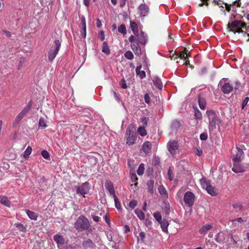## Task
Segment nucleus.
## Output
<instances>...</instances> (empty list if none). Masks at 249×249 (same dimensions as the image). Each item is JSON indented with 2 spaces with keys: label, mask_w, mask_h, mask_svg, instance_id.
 <instances>
[{
  "label": "nucleus",
  "mask_w": 249,
  "mask_h": 249,
  "mask_svg": "<svg viewBox=\"0 0 249 249\" xmlns=\"http://www.w3.org/2000/svg\"><path fill=\"white\" fill-rule=\"evenodd\" d=\"M244 153L242 149L237 148L236 151V154L233 155L232 160L233 161V166L232 167V171L236 173L239 172L243 171V168H239L238 165H240L241 160L243 158Z\"/></svg>",
  "instance_id": "f257e3e1"
},
{
  "label": "nucleus",
  "mask_w": 249,
  "mask_h": 249,
  "mask_svg": "<svg viewBox=\"0 0 249 249\" xmlns=\"http://www.w3.org/2000/svg\"><path fill=\"white\" fill-rule=\"evenodd\" d=\"M206 114L210 120L209 123V129L213 131L215 129L217 126L219 127V124L221 123V121L216 116L215 112L212 110H210L206 112Z\"/></svg>",
  "instance_id": "f03ea898"
},
{
  "label": "nucleus",
  "mask_w": 249,
  "mask_h": 249,
  "mask_svg": "<svg viewBox=\"0 0 249 249\" xmlns=\"http://www.w3.org/2000/svg\"><path fill=\"white\" fill-rule=\"evenodd\" d=\"M126 143L129 145L134 144L136 141V136L133 131V126L132 125H129L125 133Z\"/></svg>",
  "instance_id": "7ed1b4c3"
},
{
  "label": "nucleus",
  "mask_w": 249,
  "mask_h": 249,
  "mask_svg": "<svg viewBox=\"0 0 249 249\" xmlns=\"http://www.w3.org/2000/svg\"><path fill=\"white\" fill-rule=\"evenodd\" d=\"M245 24L240 21L234 20L231 24H228L227 30L229 32H232L234 34L243 32L241 28H243Z\"/></svg>",
  "instance_id": "20e7f679"
},
{
  "label": "nucleus",
  "mask_w": 249,
  "mask_h": 249,
  "mask_svg": "<svg viewBox=\"0 0 249 249\" xmlns=\"http://www.w3.org/2000/svg\"><path fill=\"white\" fill-rule=\"evenodd\" d=\"M129 40L131 43V49L136 55L140 56L141 54V49L136 37L134 36H131Z\"/></svg>",
  "instance_id": "39448f33"
},
{
  "label": "nucleus",
  "mask_w": 249,
  "mask_h": 249,
  "mask_svg": "<svg viewBox=\"0 0 249 249\" xmlns=\"http://www.w3.org/2000/svg\"><path fill=\"white\" fill-rule=\"evenodd\" d=\"M54 46H52L48 53V58L50 61H53L56 56L60 49L61 43L58 40H55Z\"/></svg>",
  "instance_id": "423d86ee"
},
{
  "label": "nucleus",
  "mask_w": 249,
  "mask_h": 249,
  "mask_svg": "<svg viewBox=\"0 0 249 249\" xmlns=\"http://www.w3.org/2000/svg\"><path fill=\"white\" fill-rule=\"evenodd\" d=\"M200 183L202 187L205 189L210 195L212 196H215L217 195V193L214 190V187L211 185L205 178H202L200 179Z\"/></svg>",
  "instance_id": "0eeeda50"
},
{
  "label": "nucleus",
  "mask_w": 249,
  "mask_h": 249,
  "mask_svg": "<svg viewBox=\"0 0 249 249\" xmlns=\"http://www.w3.org/2000/svg\"><path fill=\"white\" fill-rule=\"evenodd\" d=\"M75 228L76 229H86L89 227V222L88 220L84 216L81 215L78 217L75 224Z\"/></svg>",
  "instance_id": "6e6552de"
},
{
  "label": "nucleus",
  "mask_w": 249,
  "mask_h": 249,
  "mask_svg": "<svg viewBox=\"0 0 249 249\" xmlns=\"http://www.w3.org/2000/svg\"><path fill=\"white\" fill-rule=\"evenodd\" d=\"M195 196L190 191L186 192L184 195V201L186 205L189 207L192 206L195 202Z\"/></svg>",
  "instance_id": "1a4fd4ad"
},
{
  "label": "nucleus",
  "mask_w": 249,
  "mask_h": 249,
  "mask_svg": "<svg viewBox=\"0 0 249 249\" xmlns=\"http://www.w3.org/2000/svg\"><path fill=\"white\" fill-rule=\"evenodd\" d=\"M89 190V184L85 182L79 186L77 189V193L85 197V195L88 193Z\"/></svg>",
  "instance_id": "9d476101"
},
{
  "label": "nucleus",
  "mask_w": 249,
  "mask_h": 249,
  "mask_svg": "<svg viewBox=\"0 0 249 249\" xmlns=\"http://www.w3.org/2000/svg\"><path fill=\"white\" fill-rule=\"evenodd\" d=\"M167 148L169 152L172 155H175L178 148V143L175 141H169L167 143Z\"/></svg>",
  "instance_id": "9b49d317"
},
{
  "label": "nucleus",
  "mask_w": 249,
  "mask_h": 249,
  "mask_svg": "<svg viewBox=\"0 0 249 249\" xmlns=\"http://www.w3.org/2000/svg\"><path fill=\"white\" fill-rule=\"evenodd\" d=\"M138 10L141 16L145 17L148 15L149 8L146 4L143 3L140 5Z\"/></svg>",
  "instance_id": "f8f14e48"
},
{
  "label": "nucleus",
  "mask_w": 249,
  "mask_h": 249,
  "mask_svg": "<svg viewBox=\"0 0 249 249\" xmlns=\"http://www.w3.org/2000/svg\"><path fill=\"white\" fill-rule=\"evenodd\" d=\"M190 55V52H188L186 48L184 49V50L180 52L178 55H177L180 59H183L185 61V64L187 65L189 64V61L188 59V57Z\"/></svg>",
  "instance_id": "ddd939ff"
},
{
  "label": "nucleus",
  "mask_w": 249,
  "mask_h": 249,
  "mask_svg": "<svg viewBox=\"0 0 249 249\" xmlns=\"http://www.w3.org/2000/svg\"><path fill=\"white\" fill-rule=\"evenodd\" d=\"M135 36L136 37L137 41H139L140 43L143 44L146 43L147 41L146 36L144 35L142 31H141L140 32L138 33V35H135Z\"/></svg>",
  "instance_id": "4468645a"
},
{
  "label": "nucleus",
  "mask_w": 249,
  "mask_h": 249,
  "mask_svg": "<svg viewBox=\"0 0 249 249\" xmlns=\"http://www.w3.org/2000/svg\"><path fill=\"white\" fill-rule=\"evenodd\" d=\"M53 239L57 243L58 246L63 245L65 243L64 238L60 234H56L53 236Z\"/></svg>",
  "instance_id": "2eb2a0df"
},
{
  "label": "nucleus",
  "mask_w": 249,
  "mask_h": 249,
  "mask_svg": "<svg viewBox=\"0 0 249 249\" xmlns=\"http://www.w3.org/2000/svg\"><path fill=\"white\" fill-rule=\"evenodd\" d=\"M151 147L152 144L151 142H146L143 144L142 149L146 154H147L150 152Z\"/></svg>",
  "instance_id": "dca6fc26"
},
{
  "label": "nucleus",
  "mask_w": 249,
  "mask_h": 249,
  "mask_svg": "<svg viewBox=\"0 0 249 249\" xmlns=\"http://www.w3.org/2000/svg\"><path fill=\"white\" fill-rule=\"evenodd\" d=\"M83 247L85 249H93L95 246L90 239L84 241L82 244Z\"/></svg>",
  "instance_id": "f3484780"
},
{
  "label": "nucleus",
  "mask_w": 249,
  "mask_h": 249,
  "mask_svg": "<svg viewBox=\"0 0 249 249\" xmlns=\"http://www.w3.org/2000/svg\"><path fill=\"white\" fill-rule=\"evenodd\" d=\"M160 225V227L162 231L166 233L168 232V227L169 226V222L166 219H163L159 223Z\"/></svg>",
  "instance_id": "a211bd4d"
},
{
  "label": "nucleus",
  "mask_w": 249,
  "mask_h": 249,
  "mask_svg": "<svg viewBox=\"0 0 249 249\" xmlns=\"http://www.w3.org/2000/svg\"><path fill=\"white\" fill-rule=\"evenodd\" d=\"M221 89L224 93H229L232 90L233 87L230 83H227L224 84Z\"/></svg>",
  "instance_id": "6ab92c4d"
},
{
  "label": "nucleus",
  "mask_w": 249,
  "mask_h": 249,
  "mask_svg": "<svg viewBox=\"0 0 249 249\" xmlns=\"http://www.w3.org/2000/svg\"><path fill=\"white\" fill-rule=\"evenodd\" d=\"M142 66H138L136 69V73L137 75L139 76L140 78L142 79L146 76L145 72L144 71L141 70Z\"/></svg>",
  "instance_id": "aec40b11"
},
{
  "label": "nucleus",
  "mask_w": 249,
  "mask_h": 249,
  "mask_svg": "<svg viewBox=\"0 0 249 249\" xmlns=\"http://www.w3.org/2000/svg\"><path fill=\"white\" fill-rule=\"evenodd\" d=\"M0 203L8 207H10L11 205L10 201L7 197L4 196H0Z\"/></svg>",
  "instance_id": "412c9836"
},
{
  "label": "nucleus",
  "mask_w": 249,
  "mask_h": 249,
  "mask_svg": "<svg viewBox=\"0 0 249 249\" xmlns=\"http://www.w3.org/2000/svg\"><path fill=\"white\" fill-rule=\"evenodd\" d=\"M130 28L133 33V34L135 35H138L139 33L138 25L136 22L134 21L130 22Z\"/></svg>",
  "instance_id": "4be33fe9"
},
{
  "label": "nucleus",
  "mask_w": 249,
  "mask_h": 249,
  "mask_svg": "<svg viewBox=\"0 0 249 249\" xmlns=\"http://www.w3.org/2000/svg\"><path fill=\"white\" fill-rule=\"evenodd\" d=\"M26 213L30 219L33 220H37L38 215L36 213L30 210H26Z\"/></svg>",
  "instance_id": "5701e85b"
},
{
  "label": "nucleus",
  "mask_w": 249,
  "mask_h": 249,
  "mask_svg": "<svg viewBox=\"0 0 249 249\" xmlns=\"http://www.w3.org/2000/svg\"><path fill=\"white\" fill-rule=\"evenodd\" d=\"M213 227V226L211 224H206L204 226H203L201 229H199V232L201 234L205 233L211 229Z\"/></svg>",
  "instance_id": "b1692460"
},
{
  "label": "nucleus",
  "mask_w": 249,
  "mask_h": 249,
  "mask_svg": "<svg viewBox=\"0 0 249 249\" xmlns=\"http://www.w3.org/2000/svg\"><path fill=\"white\" fill-rule=\"evenodd\" d=\"M105 186L108 191H109V193L113 196L114 197V196H116L115 194V191L113 188V186L111 184V183L109 182H107L105 184Z\"/></svg>",
  "instance_id": "393cba45"
},
{
  "label": "nucleus",
  "mask_w": 249,
  "mask_h": 249,
  "mask_svg": "<svg viewBox=\"0 0 249 249\" xmlns=\"http://www.w3.org/2000/svg\"><path fill=\"white\" fill-rule=\"evenodd\" d=\"M32 151V148L30 146H28L22 154L24 159L27 160L31 155Z\"/></svg>",
  "instance_id": "a878e982"
},
{
  "label": "nucleus",
  "mask_w": 249,
  "mask_h": 249,
  "mask_svg": "<svg viewBox=\"0 0 249 249\" xmlns=\"http://www.w3.org/2000/svg\"><path fill=\"white\" fill-rule=\"evenodd\" d=\"M117 235V233H114L112 236H111L110 237L108 236V239L109 241L113 242L115 244L119 243L120 242H121L123 241V238H120V239H116L115 238V236Z\"/></svg>",
  "instance_id": "bb28decb"
},
{
  "label": "nucleus",
  "mask_w": 249,
  "mask_h": 249,
  "mask_svg": "<svg viewBox=\"0 0 249 249\" xmlns=\"http://www.w3.org/2000/svg\"><path fill=\"white\" fill-rule=\"evenodd\" d=\"M102 52L107 55L109 54L110 53L108 46L106 42L103 43Z\"/></svg>",
  "instance_id": "cd10ccee"
},
{
  "label": "nucleus",
  "mask_w": 249,
  "mask_h": 249,
  "mask_svg": "<svg viewBox=\"0 0 249 249\" xmlns=\"http://www.w3.org/2000/svg\"><path fill=\"white\" fill-rule=\"evenodd\" d=\"M38 126L41 128H45L47 127V122L45 119L42 117L40 118Z\"/></svg>",
  "instance_id": "c85d7f7f"
},
{
  "label": "nucleus",
  "mask_w": 249,
  "mask_h": 249,
  "mask_svg": "<svg viewBox=\"0 0 249 249\" xmlns=\"http://www.w3.org/2000/svg\"><path fill=\"white\" fill-rule=\"evenodd\" d=\"M137 132L142 137L145 136L147 135V131L144 126H140L138 129Z\"/></svg>",
  "instance_id": "c756f323"
},
{
  "label": "nucleus",
  "mask_w": 249,
  "mask_h": 249,
  "mask_svg": "<svg viewBox=\"0 0 249 249\" xmlns=\"http://www.w3.org/2000/svg\"><path fill=\"white\" fill-rule=\"evenodd\" d=\"M198 104L201 109H204L206 104V100L204 98L199 97L198 98Z\"/></svg>",
  "instance_id": "7c9ffc66"
},
{
  "label": "nucleus",
  "mask_w": 249,
  "mask_h": 249,
  "mask_svg": "<svg viewBox=\"0 0 249 249\" xmlns=\"http://www.w3.org/2000/svg\"><path fill=\"white\" fill-rule=\"evenodd\" d=\"M159 191L162 196L164 197H167V193L164 187L163 186H160L159 188Z\"/></svg>",
  "instance_id": "2f4dec72"
},
{
  "label": "nucleus",
  "mask_w": 249,
  "mask_h": 249,
  "mask_svg": "<svg viewBox=\"0 0 249 249\" xmlns=\"http://www.w3.org/2000/svg\"><path fill=\"white\" fill-rule=\"evenodd\" d=\"M135 213L137 215V216L141 220H143L145 218V215L144 213L140 210L136 209L135 211Z\"/></svg>",
  "instance_id": "473e14b6"
},
{
  "label": "nucleus",
  "mask_w": 249,
  "mask_h": 249,
  "mask_svg": "<svg viewBox=\"0 0 249 249\" xmlns=\"http://www.w3.org/2000/svg\"><path fill=\"white\" fill-rule=\"evenodd\" d=\"M31 107V103H29L26 105V106L25 107H24V108L21 111V112L22 113L23 115L25 116L30 110Z\"/></svg>",
  "instance_id": "72a5a7b5"
},
{
  "label": "nucleus",
  "mask_w": 249,
  "mask_h": 249,
  "mask_svg": "<svg viewBox=\"0 0 249 249\" xmlns=\"http://www.w3.org/2000/svg\"><path fill=\"white\" fill-rule=\"evenodd\" d=\"M124 57L128 60H132L134 58V55L130 51H126L124 54Z\"/></svg>",
  "instance_id": "f704fd0d"
},
{
  "label": "nucleus",
  "mask_w": 249,
  "mask_h": 249,
  "mask_svg": "<svg viewBox=\"0 0 249 249\" xmlns=\"http://www.w3.org/2000/svg\"><path fill=\"white\" fill-rule=\"evenodd\" d=\"M144 170V165L143 163H141L137 171V174L139 175H142L143 174Z\"/></svg>",
  "instance_id": "c9c22d12"
},
{
  "label": "nucleus",
  "mask_w": 249,
  "mask_h": 249,
  "mask_svg": "<svg viewBox=\"0 0 249 249\" xmlns=\"http://www.w3.org/2000/svg\"><path fill=\"white\" fill-rule=\"evenodd\" d=\"M118 32L123 35L126 34V28L124 25H121L118 27Z\"/></svg>",
  "instance_id": "e433bc0d"
},
{
  "label": "nucleus",
  "mask_w": 249,
  "mask_h": 249,
  "mask_svg": "<svg viewBox=\"0 0 249 249\" xmlns=\"http://www.w3.org/2000/svg\"><path fill=\"white\" fill-rule=\"evenodd\" d=\"M41 154L44 159L46 160H49L50 155L47 151L45 150H42L41 152Z\"/></svg>",
  "instance_id": "4c0bfd02"
},
{
  "label": "nucleus",
  "mask_w": 249,
  "mask_h": 249,
  "mask_svg": "<svg viewBox=\"0 0 249 249\" xmlns=\"http://www.w3.org/2000/svg\"><path fill=\"white\" fill-rule=\"evenodd\" d=\"M153 216L156 220L159 223L162 220L161 214L160 212H157L153 214Z\"/></svg>",
  "instance_id": "58836bf2"
},
{
  "label": "nucleus",
  "mask_w": 249,
  "mask_h": 249,
  "mask_svg": "<svg viewBox=\"0 0 249 249\" xmlns=\"http://www.w3.org/2000/svg\"><path fill=\"white\" fill-rule=\"evenodd\" d=\"M232 207L234 209L242 210L243 208L242 204L240 202H236L232 204Z\"/></svg>",
  "instance_id": "ea45409f"
},
{
  "label": "nucleus",
  "mask_w": 249,
  "mask_h": 249,
  "mask_svg": "<svg viewBox=\"0 0 249 249\" xmlns=\"http://www.w3.org/2000/svg\"><path fill=\"white\" fill-rule=\"evenodd\" d=\"M24 117V115L22 114L21 112L19 113L18 115L17 116V117L15 118V122L16 123H18L21 119Z\"/></svg>",
  "instance_id": "a19ab883"
},
{
  "label": "nucleus",
  "mask_w": 249,
  "mask_h": 249,
  "mask_svg": "<svg viewBox=\"0 0 249 249\" xmlns=\"http://www.w3.org/2000/svg\"><path fill=\"white\" fill-rule=\"evenodd\" d=\"M147 187H148V191L150 193H153V186H154L153 182L152 181H151V180L149 181L147 183Z\"/></svg>",
  "instance_id": "79ce46f5"
},
{
  "label": "nucleus",
  "mask_w": 249,
  "mask_h": 249,
  "mask_svg": "<svg viewBox=\"0 0 249 249\" xmlns=\"http://www.w3.org/2000/svg\"><path fill=\"white\" fill-rule=\"evenodd\" d=\"M113 197L114 199L116 208L118 210L121 209V204H120V202H119L118 199L117 198V196H114Z\"/></svg>",
  "instance_id": "37998d69"
},
{
  "label": "nucleus",
  "mask_w": 249,
  "mask_h": 249,
  "mask_svg": "<svg viewBox=\"0 0 249 249\" xmlns=\"http://www.w3.org/2000/svg\"><path fill=\"white\" fill-rule=\"evenodd\" d=\"M238 167L239 168H243V171H240V172H239L238 173H241V172H245L247 169H248L249 168V165L247 164H242L241 163H240V165H238Z\"/></svg>",
  "instance_id": "c03bdc74"
},
{
  "label": "nucleus",
  "mask_w": 249,
  "mask_h": 249,
  "mask_svg": "<svg viewBox=\"0 0 249 249\" xmlns=\"http://www.w3.org/2000/svg\"><path fill=\"white\" fill-rule=\"evenodd\" d=\"M137 205V201L136 200L131 201L129 203V206L132 209H134Z\"/></svg>",
  "instance_id": "a18cd8bd"
},
{
  "label": "nucleus",
  "mask_w": 249,
  "mask_h": 249,
  "mask_svg": "<svg viewBox=\"0 0 249 249\" xmlns=\"http://www.w3.org/2000/svg\"><path fill=\"white\" fill-rule=\"evenodd\" d=\"M195 116L196 119L201 120L202 118L201 113L198 110H196L195 111Z\"/></svg>",
  "instance_id": "49530a36"
},
{
  "label": "nucleus",
  "mask_w": 249,
  "mask_h": 249,
  "mask_svg": "<svg viewBox=\"0 0 249 249\" xmlns=\"http://www.w3.org/2000/svg\"><path fill=\"white\" fill-rule=\"evenodd\" d=\"M148 120V118L146 117H142V118H141V121L142 123V124L143 125L142 126L145 127L147 126Z\"/></svg>",
  "instance_id": "de8ad7c7"
},
{
  "label": "nucleus",
  "mask_w": 249,
  "mask_h": 249,
  "mask_svg": "<svg viewBox=\"0 0 249 249\" xmlns=\"http://www.w3.org/2000/svg\"><path fill=\"white\" fill-rule=\"evenodd\" d=\"M81 23L82 26V29H86V19L84 16H82L81 17Z\"/></svg>",
  "instance_id": "09e8293b"
},
{
  "label": "nucleus",
  "mask_w": 249,
  "mask_h": 249,
  "mask_svg": "<svg viewBox=\"0 0 249 249\" xmlns=\"http://www.w3.org/2000/svg\"><path fill=\"white\" fill-rule=\"evenodd\" d=\"M80 36L81 37L85 38L87 36L86 29H81L80 30Z\"/></svg>",
  "instance_id": "8fccbe9b"
},
{
  "label": "nucleus",
  "mask_w": 249,
  "mask_h": 249,
  "mask_svg": "<svg viewBox=\"0 0 249 249\" xmlns=\"http://www.w3.org/2000/svg\"><path fill=\"white\" fill-rule=\"evenodd\" d=\"M169 178L170 180H173L174 178V174L171 171V170L169 169L168 173Z\"/></svg>",
  "instance_id": "3c124183"
},
{
  "label": "nucleus",
  "mask_w": 249,
  "mask_h": 249,
  "mask_svg": "<svg viewBox=\"0 0 249 249\" xmlns=\"http://www.w3.org/2000/svg\"><path fill=\"white\" fill-rule=\"evenodd\" d=\"M208 135L207 133H202L200 135V139L202 141H205L207 139Z\"/></svg>",
  "instance_id": "603ef678"
},
{
  "label": "nucleus",
  "mask_w": 249,
  "mask_h": 249,
  "mask_svg": "<svg viewBox=\"0 0 249 249\" xmlns=\"http://www.w3.org/2000/svg\"><path fill=\"white\" fill-rule=\"evenodd\" d=\"M155 85L158 88H161L162 87V84L161 81L159 79H157L155 82Z\"/></svg>",
  "instance_id": "864d4df0"
},
{
  "label": "nucleus",
  "mask_w": 249,
  "mask_h": 249,
  "mask_svg": "<svg viewBox=\"0 0 249 249\" xmlns=\"http://www.w3.org/2000/svg\"><path fill=\"white\" fill-rule=\"evenodd\" d=\"M131 180L133 182H135L138 180V178L135 174H132L131 175Z\"/></svg>",
  "instance_id": "5fc2aeb1"
},
{
  "label": "nucleus",
  "mask_w": 249,
  "mask_h": 249,
  "mask_svg": "<svg viewBox=\"0 0 249 249\" xmlns=\"http://www.w3.org/2000/svg\"><path fill=\"white\" fill-rule=\"evenodd\" d=\"M249 101V98L248 97L245 98L242 103V108H243L248 104Z\"/></svg>",
  "instance_id": "6e6d98bb"
},
{
  "label": "nucleus",
  "mask_w": 249,
  "mask_h": 249,
  "mask_svg": "<svg viewBox=\"0 0 249 249\" xmlns=\"http://www.w3.org/2000/svg\"><path fill=\"white\" fill-rule=\"evenodd\" d=\"M144 100L146 103L147 104L150 103V99L148 94H146L144 95Z\"/></svg>",
  "instance_id": "4d7b16f0"
},
{
  "label": "nucleus",
  "mask_w": 249,
  "mask_h": 249,
  "mask_svg": "<svg viewBox=\"0 0 249 249\" xmlns=\"http://www.w3.org/2000/svg\"><path fill=\"white\" fill-rule=\"evenodd\" d=\"M105 220L106 221V222L107 224H110V220H109V218L108 217V216H107V215H105Z\"/></svg>",
  "instance_id": "13d9d810"
},
{
  "label": "nucleus",
  "mask_w": 249,
  "mask_h": 249,
  "mask_svg": "<svg viewBox=\"0 0 249 249\" xmlns=\"http://www.w3.org/2000/svg\"><path fill=\"white\" fill-rule=\"evenodd\" d=\"M101 34V37L100 39L102 41L104 40L105 39V35H104V32L101 31L100 33Z\"/></svg>",
  "instance_id": "bf43d9fd"
},
{
  "label": "nucleus",
  "mask_w": 249,
  "mask_h": 249,
  "mask_svg": "<svg viewBox=\"0 0 249 249\" xmlns=\"http://www.w3.org/2000/svg\"><path fill=\"white\" fill-rule=\"evenodd\" d=\"M235 221H237L239 223H242V222H243V220L241 217H239V218H238L237 219H234V220L232 221L233 222H234Z\"/></svg>",
  "instance_id": "052dcab7"
},
{
  "label": "nucleus",
  "mask_w": 249,
  "mask_h": 249,
  "mask_svg": "<svg viewBox=\"0 0 249 249\" xmlns=\"http://www.w3.org/2000/svg\"><path fill=\"white\" fill-rule=\"evenodd\" d=\"M84 4L87 6L89 7V0H83Z\"/></svg>",
  "instance_id": "680f3d73"
},
{
  "label": "nucleus",
  "mask_w": 249,
  "mask_h": 249,
  "mask_svg": "<svg viewBox=\"0 0 249 249\" xmlns=\"http://www.w3.org/2000/svg\"><path fill=\"white\" fill-rule=\"evenodd\" d=\"M92 218L95 222H98L100 220L99 217L96 215L93 216Z\"/></svg>",
  "instance_id": "e2e57ef3"
},
{
  "label": "nucleus",
  "mask_w": 249,
  "mask_h": 249,
  "mask_svg": "<svg viewBox=\"0 0 249 249\" xmlns=\"http://www.w3.org/2000/svg\"><path fill=\"white\" fill-rule=\"evenodd\" d=\"M196 154L198 156H200L202 154V151L201 150H199L198 149H196Z\"/></svg>",
  "instance_id": "0e129e2a"
},
{
  "label": "nucleus",
  "mask_w": 249,
  "mask_h": 249,
  "mask_svg": "<svg viewBox=\"0 0 249 249\" xmlns=\"http://www.w3.org/2000/svg\"><path fill=\"white\" fill-rule=\"evenodd\" d=\"M172 59H174V61H175L177 63H178L179 62V57L177 56V55H176V56H175V57H174L173 56H172Z\"/></svg>",
  "instance_id": "69168bd1"
},
{
  "label": "nucleus",
  "mask_w": 249,
  "mask_h": 249,
  "mask_svg": "<svg viewBox=\"0 0 249 249\" xmlns=\"http://www.w3.org/2000/svg\"><path fill=\"white\" fill-rule=\"evenodd\" d=\"M97 26L98 27H100L102 26V23L100 20L97 19V23H96Z\"/></svg>",
  "instance_id": "338daca9"
},
{
  "label": "nucleus",
  "mask_w": 249,
  "mask_h": 249,
  "mask_svg": "<svg viewBox=\"0 0 249 249\" xmlns=\"http://www.w3.org/2000/svg\"><path fill=\"white\" fill-rule=\"evenodd\" d=\"M124 231H125V232H127L130 231V228H129V226L127 225H125L124 226Z\"/></svg>",
  "instance_id": "774afa93"
}]
</instances>
